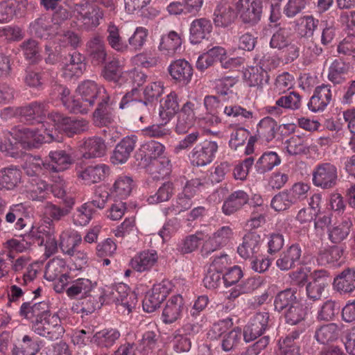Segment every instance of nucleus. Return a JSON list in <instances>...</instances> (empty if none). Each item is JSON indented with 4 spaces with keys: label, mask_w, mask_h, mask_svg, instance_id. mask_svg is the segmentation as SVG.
I'll return each mask as SVG.
<instances>
[{
    "label": "nucleus",
    "mask_w": 355,
    "mask_h": 355,
    "mask_svg": "<svg viewBox=\"0 0 355 355\" xmlns=\"http://www.w3.org/2000/svg\"><path fill=\"white\" fill-rule=\"evenodd\" d=\"M52 130L41 125V129L22 128L7 132L0 142V150L6 155L15 157L18 153L19 146L23 148H36L42 143H50L54 140Z\"/></svg>",
    "instance_id": "1"
},
{
    "label": "nucleus",
    "mask_w": 355,
    "mask_h": 355,
    "mask_svg": "<svg viewBox=\"0 0 355 355\" xmlns=\"http://www.w3.org/2000/svg\"><path fill=\"white\" fill-rule=\"evenodd\" d=\"M232 322L230 319H224L213 324L207 335L211 340H220L221 348L230 352L236 347L241 341L242 333L240 329L229 331Z\"/></svg>",
    "instance_id": "2"
},
{
    "label": "nucleus",
    "mask_w": 355,
    "mask_h": 355,
    "mask_svg": "<svg viewBox=\"0 0 355 355\" xmlns=\"http://www.w3.org/2000/svg\"><path fill=\"white\" fill-rule=\"evenodd\" d=\"M31 324L33 331L51 340H58L64 332L58 315L51 313L49 309L42 317L32 320Z\"/></svg>",
    "instance_id": "3"
},
{
    "label": "nucleus",
    "mask_w": 355,
    "mask_h": 355,
    "mask_svg": "<svg viewBox=\"0 0 355 355\" xmlns=\"http://www.w3.org/2000/svg\"><path fill=\"white\" fill-rule=\"evenodd\" d=\"M76 91L80 96L77 98L78 113H87L94 107L96 100L103 101V98L110 99L104 87L92 80L83 82L78 85Z\"/></svg>",
    "instance_id": "4"
},
{
    "label": "nucleus",
    "mask_w": 355,
    "mask_h": 355,
    "mask_svg": "<svg viewBox=\"0 0 355 355\" xmlns=\"http://www.w3.org/2000/svg\"><path fill=\"white\" fill-rule=\"evenodd\" d=\"M104 301L115 302L119 312L129 314L137 304V299L135 293L130 291L124 284H119L114 286L106 287L104 289Z\"/></svg>",
    "instance_id": "5"
},
{
    "label": "nucleus",
    "mask_w": 355,
    "mask_h": 355,
    "mask_svg": "<svg viewBox=\"0 0 355 355\" xmlns=\"http://www.w3.org/2000/svg\"><path fill=\"white\" fill-rule=\"evenodd\" d=\"M70 8L73 16L81 23L83 29L87 31L96 28L105 17L101 8L90 6L87 2L75 3Z\"/></svg>",
    "instance_id": "6"
},
{
    "label": "nucleus",
    "mask_w": 355,
    "mask_h": 355,
    "mask_svg": "<svg viewBox=\"0 0 355 355\" xmlns=\"http://www.w3.org/2000/svg\"><path fill=\"white\" fill-rule=\"evenodd\" d=\"M202 103L200 100L193 98L184 103L180 110L178 116L175 131L179 134H184L194 125L199 117Z\"/></svg>",
    "instance_id": "7"
},
{
    "label": "nucleus",
    "mask_w": 355,
    "mask_h": 355,
    "mask_svg": "<svg viewBox=\"0 0 355 355\" xmlns=\"http://www.w3.org/2000/svg\"><path fill=\"white\" fill-rule=\"evenodd\" d=\"M37 274V268H35L33 266H29L22 276L15 277L13 283L8 288V304L9 306H11L12 303H19L20 299L28 291V287L35 279Z\"/></svg>",
    "instance_id": "8"
},
{
    "label": "nucleus",
    "mask_w": 355,
    "mask_h": 355,
    "mask_svg": "<svg viewBox=\"0 0 355 355\" xmlns=\"http://www.w3.org/2000/svg\"><path fill=\"white\" fill-rule=\"evenodd\" d=\"M337 167L329 162L318 164L313 171V184L324 189H331L336 184Z\"/></svg>",
    "instance_id": "9"
},
{
    "label": "nucleus",
    "mask_w": 355,
    "mask_h": 355,
    "mask_svg": "<svg viewBox=\"0 0 355 355\" xmlns=\"http://www.w3.org/2000/svg\"><path fill=\"white\" fill-rule=\"evenodd\" d=\"M104 76L110 80L124 79L126 82L135 83L137 85H141L147 78L144 73L136 69L121 71L117 60H112L105 66Z\"/></svg>",
    "instance_id": "10"
},
{
    "label": "nucleus",
    "mask_w": 355,
    "mask_h": 355,
    "mask_svg": "<svg viewBox=\"0 0 355 355\" xmlns=\"http://www.w3.org/2000/svg\"><path fill=\"white\" fill-rule=\"evenodd\" d=\"M217 142L205 140L196 145L189 153V157L193 166H204L210 164L218 150Z\"/></svg>",
    "instance_id": "11"
},
{
    "label": "nucleus",
    "mask_w": 355,
    "mask_h": 355,
    "mask_svg": "<svg viewBox=\"0 0 355 355\" xmlns=\"http://www.w3.org/2000/svg\"><path fill=\"white\" fill-rule=\"evenodd\" d=\"M171 290V284L167 280L154 284L152 289L148 292L143 300L144 311L152 313L166 298Z\"/></svg>",
    "instance_id": "12"
},
{
    "label": "nucleus",
    "mask_w": 355,
    "mask_h": 355,
    "mask_svg": "<svg viewBox=\"0 0 355 355\" xmlns=\"http://www.w3.org/2000/svg\"><path fill=\"white\" fill-rule=\"evenodd\" d=\"M85 51L93 65L101 66L105 63L108 55L103 36L96 34L91 37L86 42Z\"/></svg>",
    "instance_id": "13"
},
{
    "label": "nucleus",
    "mask_w": 355,
    "mask_h": 355,
    "mask_svg": "<svg viewBox=\"0 0 355 355\" xmlns=\"http://www.w3.org/2000/svg\"><path fill=\"white\" fill-rule=\"evenodd\" d=\"M234 231L230 226H222L205 240L202 251L210 254L227 245L234 238Z\"/></svg>",
    "instance_id": "14"
},
{
    "label": "nucleus",
    "mask_w": 355,
    "mask_h": 355,
    "mask_svg": "<svg viewBox=\"0 0 355 355\" xmlns=\"http://www.w3.org/2000/svg\"><path fill=\"white\" fill-rule=\"evenodd\" d=\"M236 8L240 18L245 24H254L261 19V0H239L236 3Z\"/></svg>",
    "instance_id": "15"
},
{
    "label": "nucleus",
    "mask_w": 355,
    "mask_h": 355,
    "mask_svg": "<svg viewBox=\"0 0 355 355\" xmlns=\"http://www.w3.org/2000/svg\"><path fill=\"white\" fill-rule=\"evenodd\" d=\"M268 320L269 314L266 312L254 315L244 327V340L249 343L261 336L268 327Z\"/></svg>",
    "instance_id": "16"
},
{
    "label": "nucleus",
    "mask_w": 355,
    "mask_h": 355,
    "mask_svg": "<svg viewBox=\"0 0 355 355\" xmlns=\"http://www.w3.org/2000/svg\"><path fill=\"white\" fill-rule=\"evenodd\" d=\"M47 107L45 102L35 101L16 108V114L28 123H43Z\"/></svg>",
    "instance_id": "17"
},
{
    "label": "nucleus",
    "mask_w": 355,
    "mask_h": 355,
    "mask_svg": "<svg viewBox=\"0 0 355 355\" xmlns=\"http://www.w3.org/2000/svg\"><path fill=\"white\" fill-rule=\"evenodd\" d=\"M62 15H66V11L60 10L53 15L52 21H50L46 18H40L37 19L32 25V28L35 34L46 40L49 39L53 35L58 34V18Z\"/></svg>",
    "instance_id": "18"
},
{
    "label": "nucleus",
    "mask_w": 355,
    "mask_h": 355,
    "mask_svg": "<svg viewBox=\"0 0 355 355\" xmlns=\"http://www.w3.org/2000/svg\"><path fill=\"white\" fill-rule=\"evenodd\" d=\"M76 170L78 177L87 184L98 183L105 180L110 173V167L105 164L91 165L85 168L78 165Z\"/></svg>",
    "instance_id": "19"
},
{
    "label": "nucleus",
    "mask_w": 355,
    "mask_h": 355,
    "mask_svg": "<svg viewBox=\"0 0 355 355\" xmlns=\"http://www.w3.org/2000/svg\"><path fill=\"white\" fill-rule=\"evenodd\" d=\"M261 236L256 232H249L243 238L237 248V252L243 259H254L260 252Z\"/></svg>",
    "instance_id": "20"
},
{
    "label": "nucleus",
    "mask_w": 355,
    "mask_h": 355,
    "mask_svg": "<svg viewBox=\"0 0 355 355\" xmlns=\"http://www.w3.org/2000/svg\"><path fill=\"white\" fill-rule=\"evenodd\" d=\"M312 144V139L304 134L294 135L284 143V150L289 155L306 154Z\"/></svg>",
    "instance_id": "21"
},
{
    "label": "nucleus",
    "mask_w": 355,
    "mask_h": 355,
    "mask_svg": "<svg viewBox=\"0 0 355 355\" xmlns=\"http://www.w3.org/2000/svg\"><path fill=\"white\" fill-rule=\"evenodd\" d=\"M244 83L250 87H257L263 91L269 82V75L262 67H250L243 71Z\"/></svg>",
    "instance_id": "22"
},
{
    "label": "nucleus",
    "mask_w": 355,
    "mask_h": 355,
    "mask_svg": "<svg viewBox=\"0 0 355 355\" xmlns=\"http://www.w3.org/2000/svg\"><path fill=\"white\" fill-rule=\"evenodd\" d=\"M332 100L331 86L322 85L315 88L313 95L308 103L309 109L317 112L323 111Z\"/></svg>",
    "instance_id": "23"
},
{
    "label": "nucleus",
    "mask_w": 355,
    "mask_h": 355,
    "mask_svg": "<svg viewBox=\"0 0 355 355\" xmlns=\"http://www.w3.org/2000/svg\"><path fill=\"white\" fill-rule=\"evenodd\" d=\"M137 138L135 135L124 137L115 147L111 162L114 164H122L127 162L135 148Z\"/></svg>",
    "instance_id": "24"
},
{
    "label": "nucleus",
    "mask_w": 355,
    "mask_h": 355,
    "mask_svg": "<svg viewBox=\"0 0 355 355\" xmlns=\"http://www.w3.org/2000/svg\"><path fill=\"white\" fill-rule=\"evenodd\" d=\"M80 150L85 159L98 158L105 155L106 146L104 141L100 137H89L80 144Z\"/></svg>",
    "instance_id": "25"
},
{
    "label": "nucleus",
    "mask_w": 355,
    "mask_h": 355,
    "mask_svg": "<svg viewBox=\"0 0 355 355\" xmlns=\"http://www.w3.org/2000/svg\"><path fill=\"white\" fill-rule=\"evenodd\" d=\"M50 162L44 164V168L47 171H63L71 166L73 159L70 154L63 150L50 151L49 154Z\"/></svg>",
    "instance_id": "26"
},
{
    "label": "nucleus",
    "mask_w": 355,
    "mask_h": 355,
    "mask_svg": "<svg viewBox=\"0 0 355 355\" xmlns=\"http://www.w3.org/2000/svg\"><path fill=\"white\" fill-rule=\"evenodd\" d=\"M212 30V25L209 20L200 18L193 20L189 28V40L191 44H197L203 40L208 39Z\"/></svg>",
    "instance_id": "27"
},
{
    "label": "nucleus",
    "mask_w": 355,
    "mask_h": 355,
    "mask_svg": "<svg viewBox=\"0 0 355 355\" xmlns=\"http://www.w3.org/2000/svg\"><path fill=\"white\" fill-rule=\"evenodd\" d=\"M26 0H6L0 3V23L10 21L14 16L21 15L26 10Z\"/></svg>",
    "instance_id": "28"
},
{
    "label": "nucleus",
    "mask_w": 355,
    "mask_h": 355,
    "mask_svg": "<svg viewBox=\"0 0 355 355\" xmlns=\"http://www.w3.org/2000/svg\"><path fill=\"white\" fill-rule=\"evenodd\" d=\"M168 71L173 79L182 84H187L191 80L193 68L185 60H177L168 67Z\"/></svg>",
    "instance_id": "29"
},
{
    "label": "nucleus",
    "mask_w": 355,
    "mask_h": 355,
    "mask_svg": "<svg viewBox=\"0 0 355 355\" xmlns=\"http://www.w3.org/2000/svg\"><path fill=\"white\" fill-rule=\"evenodd\" d=\"M184 310V301L181 295L171 297L167 302L163 312L162 320L166 324H171L179 319Z\"/></svg>",
    "instance_id": "30"
},
{
    "label": "nucleus",
    "mask_w": 355,
    "mask_h": 355,
    "mask_svg": "<svg viewBox=\"0 0 355 355\" xmlns=\"http://www.w3.org/2000/svg\"><path fill=\"white\" fill-rule=\"evenodd\" d=\"M48 184L38 177L29 178L24 186L23 192L33 200H43L46 198Z\"/></svg>",
    "instance_id": "31"
},
{
    "label": "nucleus",
    "mask_w": 355,
    "mask_h": 355,
    "mask_svg": "<svg viewBox=\"0 0 355 355\" xmlns=\"http://www.w3.org/2000/svg\"><path fill=\"white\" fill-rule=\"evenodd\" d=\"M334 288L340 293H350L355 290V269L346 268L334 279Z\"/></svg>",
    "instance_id": "32"
},
{
    "label": "nucleus",
    "mask_w": 355,
    "mask_h": 355,
    "mask_svg": "<svg viewBox=\"0 0 355 355\" xmlns=\"http://www.w3.org/2000/svg\"><path fill=\"white\" fill-rule=\"evenodd\" d=\"M182 43L180 35L175 31H171L167 34L162 35L158 49L163 54L173 56L180 51Z\"/></svg>",
    "instance_id": "33"
},
{
    "label": "nucleus",
    "mask_w": 355,
    "mask_h": 355,
    "mask_svg": "<svg viewBox=\"0 0 355 355\" xmlns=\"http://www.w3.org/2000/svg\"><path fill=\"white\" fill-rule=\"evenodd\" d=\"M82 241V236L78 231L69 228L64 230L60 236V247L64 254L72 255L73 250Z\"/></svg>",
    "instance_id": "34"
},
{
    "label": "nucleus",
    "mask_w": 355,
    "mask_h": 355,
    "mask_svg": "<svg viewBox=\"0 0 355 355\" xmlns=\"http://www.w3.org/2000/svg\"><path fill=\"white\" fill-rule=\"evenodd\" d=\"M302 254L301 248L298 244L291 245L277 260L276 265L282 270H288L300 263Z\"/></svg>",
    "instance_id": "35"
},
{
    "label": "nucleus",
    "mask_w": 355,
    "mask_h": 355,
    "mask_svg": "<svg viewBox=\"0 0 355 355\" xmlns=\"http://www.w3.org/2000/svg\"><path fill=\"white\" fill-rule=\"evenodd\" d=\"M67 266L64 259L54 258L46 265L44 277L48 281L59 279L61 282L67 280Z\"/></svg>",
    "instance_id": "36"
},
{
    "label": "nucleus",
    "mask_w": 355,
    "mask_h": 355,
    "mask_svg": "<svg viewBox=\"0 0 355 355\" xmlns=\"http://www.w3.org/2000/svg\"><path fill=\"white\" fill-rule=\"evenodd\" d=\"M179 110L178 95L172 92L160 102L159 115L162 122L166 123Z\"/></svg>",
    "instance_id": "37"
},
{
    "label": "nucleus",
    "mask_w": 355,
    "mask_h": 355,
    "mask_svg": "<svg viewBox=\"0 0 355 355\" xmlns=\"http://www.w3.org/2000/svg\"><path fill=\"white\" fill-rule=\"evenodd\" d=\"M94 286L95 284L90 279L87 278H78L70 283L66 293L71 298H83L89 295Z\"/></svg>",
    "instance_id": "38"
},
{
    "label": "nucleus",
    "mask_w": 355,
    "mask_h": 355,
    "mask_svg": "<svg viewBox=\"0 0 355 355\" xmlns=\"http://www.w3.org/2000/svg\"><path fill=\"white\" fill-rule=\"evenodd\" d=\"M208 235L209 232L207 228L196 231L194 234L187 236L180 241L178 250L183 254L191 253L198 248L201 241Z\"/></svg>",
    "instance_id": "39"
},
{
    "label": "nucleus",
    "mask_w": 355,
    "mask_h": 355,
    "mask_svg": "<svg viewBox=\"0 0 355 355\" xmlns=\"http://www.w3.org/2000/svg\"><path fill=\"white\" fill-rule=\"evenodd\" d=\"M49 309V305L45 302L32 303L26 302L21 304L19 310V315L26 320H37L42 317L43 314Z\"/></svg>",
    "instance_id": "40"
},
{
    "label": "nucleus",
    "mask_w": 355,
    "mask_h": 355,
    "mask_svg": "<svg viewBox=\"0 0 355 355\" xmlns=\"http://www.w3.org/2000/svg\"><path fill=\"white\" fill-rule=\"evenodd\" d=\"M157 254L155 250H146L135 256L130 264L133 269L138 272L150 270L156 263Z\"/></svg>",
    "instance_id": "41"
},
{
    "label": "nucleus",
    "mask_w": 355,
    "mask_h": 355,
    "mask_svg": "<svg viewBox=\"0 0 355 355\" xmlns=\"http://www.w3.org/2000/svg\"><path fill=\"white\" fill-rule=\"evenodd\" d=\"M120 336L121 334L116 329H104L93 335L91 343L101 348H109L116 343Z\"/></svg>",
    "instance_id": "42"
},
{
    "label": "nucleus",
    "mask_w": 355,
    "mask_h": 355,
    "mask_svg": "<svg viewBox=\"0 0 355 355\" xmlns=\"http://www.w3.org/2000/svg\"><path fill=\"white\" fill-rule=\"evenodd\" d=\"M249 200L248 195L243 191L238 190L233 192L223 205V212L225 215H231L239 210Z\"/></svg>",
    "instance_id": "43"
},
{
    "label": "nucleus",
    "mask_w": 355,
    "mask_h": 355,
    "mask_svg": "<svg viewBox=\"0 0 355 355\" xmlns=\"http://www.w3.org/2000/svg\"><path fill=\"white\" fill-rule=\"evenodd\" d=\"M235 17L232 6L227 2H220L214 12V22L216 26L225 27L230 24Z\"/></svg>",
    "instance_id": "44"
},
{
    "label": "nucleus",
    "mask_w": 355,
    "mask_h": 355,
    "mask_svg": "<svg viewBox=\"0 0 355 355\" xmlns=\"http://www.w3.org/2000/svg\"><path fill=\"white\" fill-rule=\"evenodd\" d=\"M106 32L107 34V42L112 49L120 53L128 50V44L121 36L119 28L113 21H110L107 24Z\"/></svg>",
    "instance_id": "45"
},
{
    "label": "nucleus",
    "mask_w": 355,
    "mask_h": 355,
    "mask_svg": "<svg viewBox=\"0 0 355 355\" xmlns=\"http://www.w3.org/2000/svg\"><path fill=\"white\" fill-rule=\"evenodd\" d=\"M110 99L103 98L93 114L94 122L98 126H107L114 121L112 109L109 104Z\"/></svg>",
    "instance_id": "46"
},
{
    "label": "nucleus",
    "mask_w": 355,
    "mask_h": 355,
    "mask_svg": "<svg viewBox=\"0 0 355 355\" xmlns=\"http://www.w3.org/2000/svg\"><path fill=\"white\" fill-rule=\"evenodd\" d=\"M21 171L15 167H8L0 170V190H12L20 182Z\"/></svg>",
    "instance_id": "47"
},
{
    "label": "nucleus",
    "mask_w": 355,
    "mask_h": 355,
    "mask_svg": "<svg viewBox=\"0 0 355 355\" xmlns=\"http://www.w3.org/2000/svg\"><path fill=\"white\" fill-rule=\"evenodd\" d=\"M352 221L349 218L337 221L328 229L329 240L334 243H338L345 239L349 234L352 227Z\"/></svg>",
    "instance_id": "48"
},
{
    "label": "nucleus",
    "mask_w": 355,
    "mask_h": 355,
    "mask_svg": "<svg viewBox=\"0 0 355 355\" xmlns=\"http://www.w3.org/2000/svg\"><path fill=\"white\" fill-rule=\"evenodd\" d=\"M86 64L81 53L75 51L70 57V60L62 68L63 76L66 78H71L74 76L81 75L85 69Z\"/></svg>",
    "instance_id": "49"
},
{
    "label": "nucleus",
    "mask_w": 355,
    "mask_h": 355,
    "mask_svg": "<svg viewBox=\"0 0 355 355\" xmlns=\"http://www.w3.org/2000/svg\"><path fill=\"white\" fill-rule=\"evenodd\" d=\"M308 313L307 308L303 300H300L293 306L286 309L284 316L286 322L291 325H296L303 322Z\"/></svg>",
    "instance_id": "50"
},
{
    "label": "nucleus",
    "mask_w": 355,
    "mask_h": 355,
    "mask_svg": "<svg viewBox=\"0 0 355 355\" xmlns=\"http://www.w3.org/2000/svg\"><path fill=\"white\" fill-rule=\"evenodd\" d=\"M164 149V146L161 143L151 140L144 144L139 150L141 155L146 161L153 160V164L157 166L159 163L157 158L163 155Z\"/></svg>",
    "instance_id": "51"
},
{
    "label": "nucleus",
    "mask_w": 355,
    "mask_h": 355,
    "mask_svg": "<svg viewBox=\"0 0 355 355\" xmlns=\"http://www.w3.org/2000/svg\"><path fill=\"white\" fill-rule=\"evenodd\" d=\"M300 300L297 291L294 289L288 288L280 291L274 300L275 309L281 312L285 309H288Z\"/></svg>",
    "instance_id": "52"
},
{
    "label": "nucleus",
    "mask_w": 355,
    "mask_h": 355,
    "mask_svg": "<svg viewBox=\"0 0 355 355\" xmlns=\"http://www.w3.org/2000/svg\"><path fill=\"white\" fill-rule=\"evenodd\" d=\"M277 129V122L271 117L266 116L258 123L257 132L261 139L268 142L275 138Z\"/></svg>",
    "instance_id": "53"
},
{
    "label": "nucleus",
    "mask_w": 355,
    "mask_h": 355,
    "mask_svg": "<svg viewBox=\"0 0 355 355\" xmlns=\"http://www.w3.org/2000/svg\"><path fill=\"white\" fill-rule=\"evenodd\" d=\"M281 163V159L275 152L264 153L255 164V169L258 173L263 174L271 171Z\"/></svg>",
    "instance_id": "54"
},
{
    "label": "nucleus",
    "mask_w": 355,
    "mask_h": 355,
    "mask_svg": "<svg viewBox=\"0 0 355 355\" xmlns=\"http://www.w3.org/2000/svg\"><path fill=\"white\" fill-rule=\"evenodd\" d=\"M338 326L334 323H330L318 328L314 337L318 343L326 345L338 338Z\"/></svg>",
    "instance_id": "55"
},
{
    "label": "nucleus",
    "mask_w": 355,
    "mask_h": 355,
    "mask_svg": "<svg viewBox=\"0 0 355 355\" xmlns=\"http://www.w3.org/2000/svg\"><path fill=\"white\" fill-rule=\"evenodd\" d=\"M132 179L127 175L119 176L112 187V193L120 199H125L132 191Z\"/></svg>",
    "instance_id": "56"
},
{
    "label": "nucleus",
    "mask_w": 355,
    "mask_h": 355,
    "mask_svg": "<svg viewBox=\"0 0 355 355\" xmlns=\"http://www.w3.org/2000/svg\"><path fill=\"white\" fill-rule=\"evenodd\" d=\"M349 66L341 60H334L329 68L328 79L334 84H340L345 80Z\"/></svg>",
    "instance_id": "57"
},
{
    "label": "nucleus",
    "mask_w": 355,
    "mask_h": 355,
    "mask_svg": "<svg viewBox=\"0 0 355 355\" xmlns=\"http://www.w3.org/2000/svg\"><path fill=\"white\" fill-rule=\"evenodd\" d=\"M299 334V332L293 331L282 340H280L277 355H300V348L294 343V340L298 338Z\"/></svg>",
    "instance_id": "58"
},
{
    "label": "nucleus",
    "mask_w": 355,
    "mask_h": 355,
    "mask_svg": "<svg viewBox=\"0 0 355 355\" xmlns=\"http://www.w3.org/2000/svg\"><path fill=\"white\" fill-rule=\"evenodd\" d=\"M174 193L173 184L170 182H164L159 187L157 192L147 198L149 204H157L168 201Z\"/></svg>",
    "instance_id": "59"
},
{
    "label": "nucleus",
    "mask_w": 355,
    "mask_h": 355,
    "mask_svg": "<svg viewBox=\"0 0 355 355\" xmlns=\"http://www.w3.org/2000/svg\"><path fill=\"white\" fill-rule=\"evenodd\" d=\"M342 255V249L335 246L320 250L316 257V261L318 265L326 266L338 261Z\"/></svg>",
    "instance_id": "60"
},
{
    "label": "nucleus",
    "mask_w": 355,
    "mask_h": 355,
    "mask_svg": "<svg viewBox=\"0 0 355 355\" xmlns=\"http://www.w3.org/2000/svg\"><path fill=\"white\" fill-rule=\"evenodd\" d=\"M95 210L91 204L84 203L78 207L73 216V222L76 225L85 226L89 223Z\"/></svg>",
    "instance_id": "61"
},
{
    "label": "nucleus",
    "mask_w": 355,
    "mask_h": 355,
    "mask_svg": "<svg viewBox=\"0 0 355 355\" xmlns=\"http://www.w3.org/2000/svg\"><path fill=\"white\" fill-rule=\"evenodd\" d=\"M46 162H44L40 157H28L24 165V169L29 176V178L38 177L43 171H46L44 168V164Z\"/></svg>",
    "instance_id": "62"
},
{
    "label": "nucleus",
    "mask_w": 355,
    "mask_h": 355,
    "mask_svg": "<svg viewBox=\"0 0 355 355\" xmlns=\"http://www.w3.org/2000/svg\"><path fill=\"white\" fill-rule=\"evenodd\" d=\"M54 234L55 230L50 223H45L37 227H33L30 232V235L38 240L40 241L38 244L40 245H42L44 241L53 236Z\"/></svg>",
    "instance_id": "63"
},
{
    "label": "nucleus",
    "mask_w": 355,
    "mask_h": 355,
    "mask_svg": "<svg viewBox=\"0 0 355 355\" xmlns=\"http://www.w3.org/2000/svg\"><path fill=\"white\" fill-rule=\"evenodd\" d=\"M20 48L26 59L31 62H36L40 60V49L35 40H27L21 44Z\"/></svg>",
    "instance_id": "64"
}]
</instances>
